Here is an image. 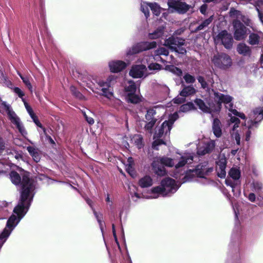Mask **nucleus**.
Returning a JSON list of instances; mask_svg holds the SVG:
<instances>
[{
  "label": "nucleus",
  "instance_id": "nucleus-36",
  "mask_svg": "<svg viewBox=\"0 0 263 263\" xmlns=\"http://www.w3.org/2000/svg\"><path fill=\"white\" fill-rule=\"evenodd\" d=\"M148 6L151 8L153 13L156 16H159L161 13V8L157 3H148Z\"/></svg>",
  "mask_w": 263,
  "mask_h": 263
},
{
  "label": "nucleus",
  "instance_id": "nucleus-43",
  "mask_svg": "<svg viewBox=\"0 0 263 263\" xmlns=\"http://www.w3.org/2000/svg\"><path fill=\"white\" fill-rule=\"evenodd\" d=\"M154 141L153 142L152 147L155 150H158V146L164 144L166 145L165 142L160 138L154 139Z\"/></svg>",
  "mask_w": 263,
  "mask_h": 263
},
{
  "label": "nucleus",
  "instance_id": "nucleus-32",
  "mask_svg": "<svg viewBox=\"0 0 263 263\" xmlns=\"http://www.w3.org/2000/svg\"><path fill=\"white\" fill-rule=\"evenodd\" d=\"M260 41L259 35L255 33H251L249 36L248 43L252 45H258Z\"/></svg>",
  "mask_w": 263,
  "mask_h": 263
},
{
  "label": "nucleus",
  "instance_id": "nucleus-64",
  "mask_svg": "<svg viewBox=\"0 0 263 263\" xmlns=\"http://www.w3.org/2000/svg\"><path fill=\"white\" fill-rule=\"evenodd\" d=\"M141 10L142 12L144 14L145 17L147 18L149 16V11L148 8L147 6H142L141 7Z\"/></svg>",
  "mask_w": 263,
  "mask_h": 263
},
{
  "label": "nucleus",
  "instance_id": "nucleus-41",
  "mask_svg": "<svg viewBox=\"0 0 263 263\" xmlns=\"http://www.w3.org/2000/svg\"><path fill=\"white\" fill-rule=\"evenodd\" d=\"M205 149V152L208 154L211 153L215 147V142L214 140H211L203 145Z\"/></svg>",
  "mask_w": 263,
  "mask_h": 263
},
{
  "label": "nucleus",
  "instance_id": "nucleus-17",
  "mask_svg": "<svg viewBox=\"0 0 263 263\" xmlns=\"http://www.w3.org/2000/svg\"><path fill=\"white\" fill-rule=\"evenodd\" d=\"M128 64L121 60H114L108 62V67L111 72L118 73L125 69Z\"/></svg>",
  "mask_w": 263,
  "mask_h": 263
},
{
  "label": "nucleus",
  "instance_id": "nucleus-39",
  "mask_svg": "<svg viewBox=\"0 0 263 263\" xmlns=\"http://www.w3.org/2000/svg\"><path fill=\"white\" fill-rule=\"evenodd\" d=\"M70 90L72 95L74 96L76 98L80 100H83L84 98V96L75 86H71L70 87Z\"/></svg>",
  "mask_w": 263,
  "mask_h": 263
},
{
  "label": "nucleus",
  "instance_id": "nucleus-18",
  "mask_svg": "<svg viewBox=\"0 0 263 263\" xmlns=\"http://www.w3.org/2000/svg\"><path fill=\"white\" fill-rule=\"evenodd\" d=\"M216 173L218 177L220 178H224L226 176V166L227 161L224 156L221 157L216 162Z\"/></svg>",
  "mask_w": 263,
  "mask_h": 263
},
{
  "label": "nucleus",
  "instance_id": "nucleus-49",
  "mask_svg": "<svg viewBox=\"0 0 263 263\" xmlns=\"http://www.w3.org/2000/svg\"><path fill=\"white\" fill-rule=\"evenodd\" d=\"M232 138L235 140V141H236V144L237 145H240V134H239V133L238 132V131L234 133L232 135Z\"/></svg>",
  "mask_w": 263,
  "mask_h": 263
},
{
  "label": "nucleus",
  "instance_id": "nucleus-63",
  "mask_svg": "<svg viewBox=\"0 0 263 263\" xmlns=\"http://www.w3.org/2000/svg\"><path fill=\"white\" fill-rule=\"evenodd\" d=\"M241 12L240 11L235 10L234 8H231L230 11V15L231 16H236L237 17H239L241 15Z\"/></svg>",
  "mask_w": 263,
  "mask_h": 263
},
{
  "label": "nucleus",
  "instance_id": "nucleus-48",
  "mask_svg": "<svg viewBox=\"0 0 263 263\" xmlns=\"http://www.w3.org/2000/svg\"><path fill=\"white\" fill-rule=\"evenodd\" d=\"M128 164L125 166V171L132 177V156L127 159Z\"/></svg>",
  "mask_w": 263,
  "mask_h": 263
},
{
  "label": "nucleus",
  "instance_id": "nucleus-57",
  "mask_svg": "<svg viewBox=\"0 0 263 263\" xmlns=\"http://www.w3.org/2000/svg\"><path fill=\"white\" fill-rule=\"evenodd\" d=\"M43 131L44 135L45 136L46 139L47 140H48V142L51 144H55V142H54V140H53V139L51 137V136H50L49 135H48L47 134V132H46V129L45 128H44L43 129Z\"/></svg>",
  "mask_w": 263,
  "mask_h": 263
},
{
  "label": "nucleus",
  "instance_id": "nucleus-27",
  "mask_svg": "<svg viewBox=\"0 0 263 263\" xmlns=\"http://www.w3.org/2000/svg\"><path fill=\"white\" fill-rule=\"evenodd\" d=\"M194 103L198 107L199 109L205 113H211V110L205 102L201 99L196 98Z\"/></svg>",
  "mask_w": 263,
  "mask_h": 263
},
{
  "label": "nucleus",
  "instance_id": "nucleus-5",
  "mask_svg": "<svg viewBox=\"0 0 263 263\" xmlns=\"http://www.w3.org/2000/svg\"><path fill=\"white\" fill-rule=\"evenodd\" d=\"M235 212V227L233 231L231 241L229 245L230 249L232 250V251L234 252L233 255L231 256L233 263H240L239 260L240 258V254L238 253V250L237 248V241L238 240L239 236V222L238 221V214L236 211L234 210Z\"/></svg>",
  "mask_w": 263,
  "mask_h": 263
},
{
  "label": "nucleus",
  "instance_id": "nucleus-58",
  "mask_svg": "<svg viewBox=\"0 0 263 263\" xmlns=\"http://www.w3.org/2000/svg\"><path fill=\"white\" fill-rule=\"evenodd\" d=\"M197 153L199 156H203L205 154H208V153L205 152V149L203 145L197 147Z\"/></svg>",
  "mask_w": 263,
  "mask_h": 263
},
{
  "label": "nucleus",
  "instance_id": "nucleus-12",
  "mask_svg": "<svg viewBox=\"0 0 263 263\" xmlns=\"http://www.w3.org/2000/svg\"><path fill=\"white\" fill-rule=\"evenodd\" d=\"M234 30V37L236 41H241L246 37L247 28L238 19L234 20L232 22Z\"/></svg>",
  "mask_w": 263,
  "mask_h": 263
},
{
  "label": "nucleus",
  "instance_id": "nucleus-4",
  "mask_svg": "<svg viewBox=\"0 0 263 263\" xmlns=\"http://www.w3.org/2000/svg\"><path fill=\"white\" fill-rule=\"evenodd\" d=\"M213 171L212 167H208V162L204 161L198 164L195 169L189 170L183 178V182L191 181L193 180L194 176L199 178H204L205 176Z\"/></svg>",
  "mask_w": 263,
  "mask_h": 263
},
{
  "label": "nucleus",
  "instance_id": "nucleus-53",
  "mask_svg": "<svg viewBox=\"0 0 263 263\" xmlns=\"http://www.w3.org/2000/svg\"><path fill=\"white\" fill-rule=\"evenodd\" d=\"M185 97L177 96L173 100L174 104H179L183 103L185 101Z\"/></svg>",
  "mask_w": 263,
  "mask_h": 263
},
{
  "label": "nucleus",
  "instance_id": "nucleus-8",
  "mask_svg": "<svg viewBox=\"0 0 263 263\" xmlns=\"http://www.w3.org/2000/svg\"><path fill=\"white\" fill-rule=\"evenodd\" d=\"M211 61L215 67L223 70L229 69L232 65L231 58L224 52L214 54L211 59Z\"/></svg>",
  "mask_w": 263,
  "mask_h": 263
},
{
  "label": "nucleus",
  "instance_id": "nucleus-21",
  "mask_svg": "<svg viewBox=\"0 0 263 263\" xmlns=\"http://www.w3.org/2000/svg\"><path fill=\"white\" fill-rule=\"evenodd\" d=\"M237 52L244 57H250L252 54V50L250 46L244 43H239L236 47Z\"/></svg>",
  "mask_w": 263,
  "mask_h": 263
},
{
  "label": "nucleus",
  "instance_id": "nucleus-46",
  "mask_svg": "<svg viewBox=\"0 0 263 263\" xmlns=\"http://www.w3.org/2000/svg\"><path fill=\"white\" fill-rule=\"evenodd\" d=\"M252 187L256 192L260 191L263 187L262 183L258 180H254L252 183Z\"/></svg>",
  "mask_w": 263,
  "mask_h": 263
},
{
  "label": "nucleus",
  "instance_id": "nucleus-11",
  "mask_svg": "<svg viewBox=\"0 0 263 263\" xmlns=\"http://www.w3.org/2000/svg\"><path fill=\"white\" fill-rule=\"evenodd\" d=\"M215 41L220 42L227 49L230 50L233 47L234 43L233 36L226 30L220 31L215 37Z\"/></svg>",
  "mask_w": 263,
  "mask_h": 263
},
{
  "label": "nucleus",
  "instance_id": "nucleus-1",
  "mask_svg": "<svg viewBox=\"0 0 263 263\" xmlns=\"http://www.w3.org/2000/svg\"><path fill=\"white\" fill-rule=\"evenodd\" d=\"M23 171L21 177L15 171H12L9 173L10 179L12 183L16 186H20V196L17 205L14 207L15 211L18 210L27 212L33 201V198L36 193L35 184L34 180L30 178L28 172Z\"/></svg>",
  "mask_w": 263,
  "mask_h": 263
},
{
  "label": "nucleus",
  "instance_id": "nucleus-22",
  "mask_svg": "<svg viewBox=\"0 0 263 263\" xmlns=\"http://www.w3.org/2000/svg\"><path fill=\"white\" fill-rule=\"evenodd\" d=\"M182 83H183V82H182ZM182 86L183 88L179 92V95L181 97L185 98L192 96L195 94L197 91L195 88L192 85L186 86L182 84Z\"/></svg>",
  "mask_w": 263,
  "mask_h": 263
},
{
  "label": "nucleus",
  "instance_id": "nucleus-50",
  "mask_svg": "<svg viewBox=\"0 0 263 263\" xmlns=\"http://www.w3.org/2000/svg\"><path fill=\"white\" fill-rule=\"evenodd\" d=\"M140 82L135 83L133 81V101L134 102V94L136 93L137 90L140 92Z\"/></svg>",
  "mask_w": 263,
  "mask_h": 263
},
{
  "label": "nucleus",
  "instance_id": "nucleus-14",
  "mask_svg": "<svg viewBox=\"0 0 263 263\" xmlns=\"http://www.w3.org/2000/svg\"><path fill=\"white\" fill-rule=\"evenodd\" d=\"M156 114L157 112L155 107H153L147 109L146 114L145 115V118L146 119L145 122L146 123L144 125V129L150 133H152V129L158 120L156 116Z\"/></svg>",
  "mask_w": 263,
  "mask_h": 263
},
{
  "label": "nucleus",
  "instance_id": "nucleus-30",
  "mask_svg": "<svg viewBox=\"0 0 263 263\" xmlns=\"http://www.w3.org/2000/svg\"><path fill=\"white\" fill-rule=\"evenodd\" d=\"M40 32L42 39L45 43V48L47 49V43H50L52 42L51 34L47 30L46 26H45L44 29H41Z\"/></svg>",
  "mask_w": 263,
  "mask_h": 263
},
{
  "label": "nucleus",
  "instance_id": "nucleus-45",
  "mask_svg": "<svg viewBox=\"0 0 263 263\" xmlns=\"http://www.w3.org/2000/svg\"><path fill=\"white\" fill-rule=\"evenodd\" d=\"M198 82L201 85V87L203 89H209L208 84L203 76H198L197 77Z\"/></svg>",
  "mask_w": 263,
  "mask_h": 263
},
{
  "label": "nucleus",
  "instance_id": "nucleus-38",
  "mask_svg": "<svg viewBox=\"0 0 263 263\" xmlns=\"http://www.w3.org/2000/svg\"><path fill=\"white\" fill-rule=\"evenodd\" d=\"M169 54L168 50L164 47H160L155 51V59L160 58V55L167 56Z\"/></svg>",
  "mask_w": 263,
  "mask_h": 263
},
{
  "label": "nucleus",
  "instance_id": "nucleus-61",
  "mask_svg": "<svg viewBox=\"0 0 263 263\" xmlns=\"http://www.w3.org/2000/svg\"><path fill=\"white\" fill-rule=\"evenodd\" d=\"M214 16L211 15L208 18L204 20L202 23L205 27H207L213 21Z\"/></svg>",
  "mask_w": 263,
  "mask_h": 263
},
{
  "label": "nucleus",
  "instance_id": "nucleus-23",
  "mask_svg": "<svg viewBox=\"0 0 263 263\" xmlns=\"http://www.w3.org/2000/svg\"><path fill=\"white\" fill-rule=\"evenodd\" d=\"M117 77L114 75L109 76L106 81H104L101 80H98L97 79H93L94 82L98 84L99 86H106L107 87H110L112 84L116 81Z\"/></svg>",
  "mask_w": 263,
  "mask_h": 263
},
{
  "label": "nucleus",
  "instance_id": "nucleus-44",
  "mask_svg": "<svg viewBox=\"0 0 263 263\" xmlns=\"http://www.w3.org/2000/svg\"><path fill=\"white\" fill-rule=\"evenodd\" d=\"M9 88L10 87L8 86ZM12 89V88L11 87ZM13 92L20 98L22 99L23 102H25V99L24 98V96H25L24 92L18 87H14L12 88Z\"/></svg>",
  "mask_w": 263,
  "mask_h": 263
},
{
  "label": "nucleus",
  "instance_id": "nucleus-59",
  "mask_svg": "<svg viewBox=\"0 0 263 263\" xmlns=\"http://www.w3.org/2000/svg\"><path fill=\"white\" fill-rule=\"evenodd\" d=\"M25 107L29 114L30 116H31L32 114H34L33 110L31 107L28 104V103L26 102V101H25V102H23Z\"/></svg>",
  "mask_w": 263,
  "mask_h": 263
},
{
  "label": "nucleus",
  "instance_id": "nucleus-31",
  "mask_svg": "<svg viewBox=\"0 0 263 263\" xmlns=\"http://www.w3.org/2000/svg\"><path fill=\"white\" fill-rule=\"evenodd\" d=\"M139 184L142 188L148 187L152 185L153 179L150 176H145L140 179Z\"/></svg>",
  "mask_w": 263,
  "mask_h": 263
},
{
  "label": "nucleus",
  "instance_id": "nucleus-35",
  "mask_svg": "<svg viewBox=\"0 0 263 263\" xmlns=\"http://www.w3.org/2000/svg\"><path fill=\"white\" fill-rule=\"evenodd\" d=\"M133 140H134V144L138 149L141 148L144 146L143 137L141 135H135L133 137Z\"/></svg>",
  "mask_w": 263,
  "mask_h": 263
},
{
  "label": "nucleus",
  "instance_id": "nucleus-9",
  "mask_svg": "<svg viewBox=\"0 0 263 263\" xmlns=\"http://www.w3.org/2000/svg\"><path fill=\"white\" fill-rule=\"evenodd\" d=\"M253 120L250 121L248 129L245 134V140L249 141L251 138V130L257 128L259 122L263 120V107L256 108L253 110Z\"/></svg>",
  "mask_w": 263,
  "mask_h": 263
},
{
  "label": "nucleus",
  "instance_id": "nucleus-62",
  "mask_svg": "<svg viewBox=\"0 0 263 263\" xmlns=\"http://www.w3.org/2000/svg\"><path fill=\"white\" fill-rule=\"evenodd\" d=\"M214 16L211 15L208 18L204 20L202 23L205 27H207L213 21Z\"/></svg>",
  "mask_w": 263,
  "mask_h": 263
},
{
  "label": "nucleus",
  "instance_id": "nucleus-15",
  "mask_svg": "<svg viewBox=\"0 0 263 263\" xmlns=\"http://www.w3.org/2000/svg\"><path fill=\"white\" fill-rule=\"evenodd\" d=\"M156 46L157 43L155 41L139 42L133 46V54L155 48Z\"/></svg>",
  "mask_w": 263,
  "mask_h": 263
},
{
  "label": "nucleus",
  "instance_id": "nucleus-25",
  "mask_svg": "<svg viewBox=\"0 0 263 263\" xmlns=\"http://www.w3.org/2000/svg\"><path fill=\"white\" fill-rule=\"evenodd\" d=\"M127 83L128 85L124 87L122 95L127 102L132 103V80H128Z\"/></svg>",
  "mask_w": 263,
  "mask_h": 263
},
{
  "label": "nucleus",
  "instance_id": "nucleus-13",
  "mask_svg": "<svg viewBox=\"0 0 263 263\" xmlns=\"http://www.w3.org/2000/svg\"><path fill=\"white\" fill-rule=\"evenodd\" d=\"M167 5L169 8L173 9L172 12L175 11L180 14H185L191 8V5L179 0H168Z\"/></svg>",
  "mask_w": 263,
  "mask_h": 263
},
{
  "label": "nucleus",
  "instance_id": "nucleus-52",
  "mask_svg": "<svg viewBox=\"0 0 263 263\" xmlns=\"http://www.w3.org/2000/svg\"><path fill=\"white\" fill-rule=\"evenodd\" d=\"M82 114L85 120L89 125H92L94 123L95 121L91 117H88L85 111H82Z\"/></svg>",
  "mask_w": 263,
  "mask_h": 263
},
{
  "label": "nucleus",
  "instance_id": "nucleus-2",
  "mask_svg": "<svg viewBox=\"0 0 263 263\" xmlns=\"http://www.w3.org/2000/svg\"><path fill=\"white\" fill-rule=\"evenodd\" d=\"M180 186L174 179L170 177L165 178L161 180L160 185L151 189L152 193L154 195L149 196L148 198H157L159 196L170 197L177 192Z\"/></svg>",
  "mask_w": 263,
  "mask_h": 263
},
{
  "label": "nucleus",
  "instance_id": "nucleus-28",
  "mask_svg": "<svg viewBox=\"0 0 263 263\" xmlns=\"http://www.w3.org/2000/svg\"><path fill=\"white\" fill-rule=\"evenodd\" d=\"M27 150L35 162H38L40 161L41 156L39 153L38 149L31 146H28L27 147Z\"/></svg>",
  "mask_w": 263,
  "mask_h": 263
},
{
  "label": "nucleus",
  "instance_id": "nucleus-37",
  "mask_svg": "<svg viewBox=\"0 0 263 263\" xmlns=\"http://www.w3.org/2000/svg\"><path fill=\"white\" fill-rule=\"evenodd\" d=\"M167 69L169 71L171 72L177 76L181 77L182 75V70L174 65L167 66Z\"/></svg>",
  "mask_w": 263,
  "mask_h": 263
},
{
  "label": "nucleus",
  "instance_id": "nucleus-19",
  "mask_svg": "<svg viewBox=\"0 0 263 263\" xmlns=\"http://www.w3.org/2000/svg\"><path fill=\"white\" fill-rule=\"evenodd\" d=\"M112 233L114 235V237L117 245L120 250H121L120 246L119 245V242L118 240L117 236L116 234V229H115V224L114 223L112 224ZM122 255V257L124 261L123 263H132V260L129 254L128 251L127 250V248H125V252H121Z\"/></svg>",
  "mask_w": 263,
  "mask_h": 263
},
{
  "label": "nucleus",
  "instance_id": "nucleus-16",
  "mask_svg": "<svg viewBox=\"0 0 263 263\" xmlns=\"http://www.w3.org/2000/svg\"><path fill=\"white\" fill-rule=\"evenodd\" d=\"M214 92V99L218 105L221 106L222 103L229 104L230 107H233V104L231 103L233 98L228 95H224L218 91L212 90Z\"/></svg>",
  "mask_w": 263,
  "mask_h": 263
},
{
  "label": "nucleus",
  "instance_id": "nucleus-40",
  "mask_svg": "<svg viewBox=\"0 0 263 263\" xmlns=\"http://www.w3.org/2000/svg\"><path fill=\"white\" fill-rule=\"evenodd\" d=\"M183 78L186 84H192L194 83L196 81L195 77L193 75L191 74L189 72L185 73Z\"/></svg>",
  "mask_w": 263,
  "mask_h": 263
},
{
  "label": "nucleus",
  "instance_id": "nucleus-10",
  "mask_svg": "<svg viewBox=\"0 0 263 263\" xmlns=\"http://www.w3.org/2000/svg\"><path fill=\"white\" fill-rule=\"evenodd\" d=\"M2 105L6 109L9 119L10 121L16 126V128L19 132L24 136L27 134V133L21 121L20 118L16 115L15 112L11 108L10 105L8 104L6 102H2Z\"/></svg>",
  "mask_w": 263,
  "mask_h": 263
},
{
  "label": "nucleus",
  "instance_id": "nucleus-20",
  "mask_svg": "<svg viewBox=\"0 0 263 263\" xmlns=\"http://www.w3.org/2000/svg\"><path fill=\"white\" fill-rule=\"evenodd\" d=\"M146 71V67L144 65H133V78L145 77L146 76V74H145Z\"/></svg>",
  "mask_w": 263,
  "mask_h": 263
},
{
  "label": "nucleus",
  "instance_id": "nucleus-33",
  "mask_svg": "<svg viewBox=\"0 0 263 263\" xmlns=\"http://www.w3.org/2000/svg\"><path fill=\"white\" fill-rule=\"evenodd\" d=\"M164 32L163 27H158L153 33L148 34V37L151 39H156L162 36Z\"/></svg>",
  "mask_w": 263,
  "mask_h": 263
},
{
  "label": "nucleus",
  "instance_id": "nucleus-6",
  "mask_svg": "<svg viewBox=\"0 0 263 263\" xmlns=\"http://www.w3.org/2000/svg\"><path fill=\"white\" fill-rule=\"evenodd\" d=\"M178 118L179 115L177 112L170 115L168 120H165L160 126L156 128L155 132L153 136V139L160 138L164 135L165 136L167 134L169 135L174 122Z\"/></svg>",
  "mask_w": 263,
  "mask_h": 263
},
{
  "label": "nucleus",
  "instance_id": "nucleus-47",
  "mask_svg": "<svg viewBox=\"0 0 263 263\" xmlns=\"http://www.w3.org/2000/svg\"><path fill=\"white\" fill-rule=\"evenodd\" d=\"M31 119H32L33 122L35 123V124L39 127L41 128L42 130L45 128V127L42 125V124L41 123L40 121H39L37 117L35 115V114L34 113L30 116Z\"/></svg>",
  "mask_w": 263,
  "mask_h": 263
},
{
  "label": "nucleus",
  "instance_id": "nucleus-34",
  "mask_svg": "<svg viewBox=\"0 0 263 263\" xmlns=\"http://www.w3.org/2000/svg\"><path fill=\"white\" fill-rule=\"evenodd\" d=\"M229 176L233 180L239 181L240 177V171L235 167L231 168L228 173Z\"/></svg>",
  "mask_w": 263,
  "mask_h": 263
},
{
  "label": "nucleus",
  "instance_id": "nucleus-26",
  "mask_svg": "<svg viewBox=\"0 0 263 263\" xmlns=\"http://www.w3.org/2000/svg\"><path fill=\"white\" fill-rule=\"evenodd\" d=\"M193 161V156H182L179 161V162L175 164V166L176 168H179L184 166L187 163H191Z\"/></svg>",
  "mask_w": 263,
  "mask_h": 263
},
{
  "label": "nucleus",
  "instance_id": "nucleus-51",
  "mask_svg": "<svg viewBox=\"0 0 263 263\" xmlns=\"http://www.w3.org/2000/svg\"><path fill=\"white\" fill-rule=\"evenodd\" d=\"M240 16V22L242 21L243 22L246 26H250V24L251 23L250 19L247 16L242 15L241 14Z\"/></svg>",
  "mask_w": 263,
  "mask_h": 263
},
{
  "label": "nucleus",
  "instance_id": "nucleus-24",
  "mask_svg": "<svg viewBox=\"0 0 263 263\" xmlns=\"http://www.w3.org/2000/svg\"><path fill=\"white\" fill-rule=\"evenodd\" d=\"M212 131L216 138H220L222 135L221 123L218 118L213 120Z\"/></svg>",
  "mask_w": 263,
  "mask_h": 263
},
{
  "label": "nucleus",
  "instance_id": "nucleus-55",
  "mask_svg": "<svg viewBox=\"0 0 263 263\" xmlns=\"http://www.w3.org/2000/svg\"><path fill=\"white\" fill-rule=\"evenodd\" d=\"M230 121L232 123H234L233 128L238 127L239 124L240 123V120L238 118H237L236 117H231Z\"/></svg>",
  "mask_w": 263,
  "mask_h": 263
},
{
  "label": "nucleus",
  "instance_id": "nucleus-60",
  "mask_svg": "<svg viewBox=\"0 0 263 263\" xmlns=\"http://www.w3.org/2000/svg\"><path fill=\"white\" fill-rule=\"evenodd\" d=\"M161 66L157 63L150 64L148 67L149 70H159L160 69Z\"/></svg>",
  "mask_w": 263,
  "mask_h": 263
},
{
  "label": "nucleus",
  "instance_id": "nucleus-54",
  "mask_svg": "<svg viewBox=\"0 0 263 263\" xmlns=\"http://www.w3.org/2000/svg\"><path fill=\"white\" fill-rule=\"evenodd\" d=\"M142 99H143V97L141 95H139L136 93L134 94V102L133 101V104H137L142 101Z\"/></svg>",
  "mask_w": 263,
  "mask_h": 263
},
{
  "label": "nucleus",
  "instance_id": "nucleus-56",
  "mask_svg": "<svg viewBox=\"0 0 263 263\" xmlns=\"http://www.w3.org/2000/svg\"><path fill=\"white\" fill-rule=\"evenodd\" d=\"M21 79L22 80L23 82H24V83L26 85V86L28 87V88L30 90V91H32V85L29 81V80H28V79L27 78H25L24 77H23L22 76H21Z\"/></svg>",
  "mask_w": 263,
  "mask_h": 263
},
{
  "label": "nucleus",
  "instance_id": "nucleus-29",
  "mask_svg": "<svg viewBox=\"0 0 263 263\" xmlns=\"http://www.w3.org/2000/svg\"><path fill=\"white\" fill-rule=\"evenodd\" d=\"M225 184L227 186H229L231 187L232 191L234 193L235 190H238L240 185V182L235 180H232L231 178H227L225 180Z\"/></svg>",
  "mask_w": 263,
  "mask_h": 263
},
{
  "label": "nucleus",
  "instance_id": "nucleus-7",
  "mask_svg": "<svg viewBox=\"0 0 263 263\" xmlns=\"http://www.w3.org/2000/svg\"><path fill=\"white\" fill-rule=\"evenodd\" d=\"M185 44L184 38L172 35L164 41V45L168 47L172 51L184 55L186 53V49L182 47Z\"/></svg>",
  "mask_w": 263,
  "mask_h": 263
},
{
  "label": "nucleus",
  "instance_id": "nucleus-42",
  "mask_svg": "<svg viewBox=\"0 0 263 263\" xmlns=\"http://www.w3.org/2000/svg\"><path fill=\"white\" fill-rule=\"evenodd\" d=\"M100 87L102 88L101 91L102 92L103 96L109 99L113 96V92L110 91L108 89L109 87H107L105 85Z\"/></svg>",
  "mask_w": 263,
  "mask_h": 263
},
{
  "label": "nucleus",
  "instance_id": "nucleus-3",
  "mask_svg": "<svg viewBox=\"0 0 263 263\" xmlns=\"http://www.w3.org/2000/svg\"><path fill=\"white\" fill-rule=\"evenodd\" d=\"M175 165L173 159L165 156L157 157L151 164L152 171L158 177H162L166 175L165 166L172 167Z\"/></svg>",
  "mask_w": 263,
  "mask_h": 263
}]
</instances>
